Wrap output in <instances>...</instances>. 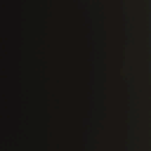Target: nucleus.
I'll list each match as a JSON object with an SVG mask.
<instances>
[{
  "label": "nucleus",
  "instance_id": "nucleus-3",
  "mask_svg": "<svg viewBox=\"0 0 151 151\" xmlns=\"http://www.w3.org/2000/svg\"><path fill=\"white\" fill-rule=\"evenodd\" d=\"M6 75L7 77V87H8L9 80L12 76V73L10 72H7L6 73Z\"/></svg>",
  "mask_w": 151,
  "mask_h": 151
},
{
  "label": "nucleus",
  "instance_id": "nucleus-1",
  "mask_svg": "<svg viewBox=\"0 0 151 151\" xmlns=\"http://www.w3.org/2000/svg\"><path fill=\"white\" fill-rule=\"evenodd\" d=\"M2 7H1V66H60V65H3L2 59Z\"/></svg>",
  "mask_w": 151,
  "mask_h": 151
},
{
  "label": "nucleus",
  "instance_id": "nucleus-2",
  "mask_svg": "<svg viewBox=\"0 0 151 151\" xmlns=\"http://www.w3.org/2000/svg\"><path fill=\"white\" fill-rule=\"evenodd\" d=\"M6 59L8 60H12L15 58V57L9 52H8V53L6 55Z\"/></svg>",
  "mask_w": 151,
  "mask_h": 151
},
{
  "label": "nucleus",
  "instance_id": "nucleus-4",
  "mask_svg": "<svg viewBox=\"0 0 151 151\" xmlns=\"http://www.w3.org/2000/svg\"><path fill=\"white\" fill-rule=\"evenodd\" d=\"M19 58H20V59H21V58L22 59V58H24L20 56Z\"/></svg>",
  "mask_w": 151,
  "mask_h": 151
}]
</instances>
